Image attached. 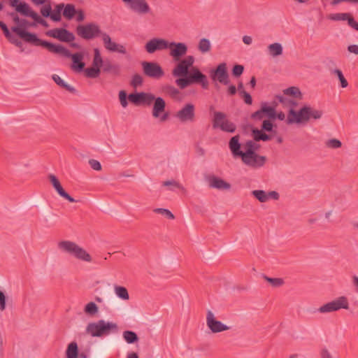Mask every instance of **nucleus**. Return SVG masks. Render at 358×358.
I'll return each mask as SVG.
<instances>
[{
	"label": "nucleus",
	"instance_id": "f257e3e1",
	"mask_svg": "<svg viewBox=\"0 0 358 358\" xmlns=\"http://www.w3.org/2000/svg\"><path fill=\"white\" fill-rule=\"evenodd\" d=\"M240 136L236 135L229 141V148L234 157H241L243 163L252 169H259L265 164L266 157L259 155L257 151L260 145L252 140L246 141L243 145L245 151L241 150V144L239 142Z\"/></svg>",
	"mask_w": 358,
	"mask_h": 358
},
{
	"label": "nucleus",
	"instance_id": "f03ea898",
	"mask_svg": "<svg viewBox=\"0 0 358 358\" xmlns=\"http://www.w3.org/2000/svg\"><path fill=\"white\" fill-rule=\"evenodd\" d=\"M10 16L12 17L13 22L17 24V26L13 27L11 30L19 36L20 38L23 39L25 42L34 45L42 46L43 48L46 47V43H48V41H43L38 38L36 34L26 31L27 28L34 26V23H29L25 19H20L15 13H10Z\"/></svg>",
	"mask_w": 358,
	"mask_h": 358
},
{
	"label": "nucleus",
	"instance_id": "7ed1b4c3",
	"mask_svg": "<svg viewBox=\"0 0 358 358\" xmlns=\"http://www.w3.org/2000/svg\"><path fill=\"white\" fill-rule=\"evenodd\" d=\"M323 115L322 110H317L309 105H304L299 111L293 108L289 110L287 115V123H306L310 119L319 120Z\"/></svg>",
	"mask_w": 358,
	"mask_h": 358
},
{
	"label": "nucleus",
	"instance_id": "20e7f679",
	"mask_svg": "<svg viewBox=\"0 0 358 358\" xmlns=\"http://www.w3.org/2000/svg\"><path fill=\"white\" fill-rule=\"evenodd\" d=\"M46 49L52 53L59 54L67 58H71V69L76 72H81L84 70L85 63L83 62L84 55L82 52L71 54L70 51L59 44H54L50 42L46 43Z\"/></svg>",
	"mask_w": 358,
	"mask_h": 358
},
{
	"label": "nucleus",
	"instance_id": "39448f33",
	"mask_svg": "<svg viewBox=\"0 0 358 358\" xmlns=\"http://www.w3.org/2000/svg\"><path fill=\"white\" fill-rule=\"evenodd\" d=\"M119 327L116 323L112 322H106L100 320L96 322L90 323L86 332L91 336H106L110 334H118Z\"/></svg>",
	"mask_w": 358,
	"mask_h": 358
},
{
	"label": "nucleus",
	"instance_id": "423d86ee",
	"mask_svg": "<svg viewBox=\"0 0 358 358\" xmlns=\"http://www.w3.org/2000/svg\"><path fill=\"white\" fill-rule=\"evenodd\" d=\"M58 248L60 250L68 253L78 260L86 262H91L92 261L91 255L75 242L62 241L59 242Z\"/></svg>",
	"mask_w": 358,
	"mask_h": 358
},
{
	"label": "nucleus",
	"instance_id": "0eeeda50",
	"mask_svg": "<svg viewBox=\"0 0 358 358\" xmlns=\"http://www.w3.org/2000/svg\"><path fill=\"white\" fill-rule=\"evenodd\" d=\"M76 34L85 40H92L99 36L101 37L102 32L99 26L94 22L79 24L76 27Z\"/></svg>",
	"mask_w": 358,
	"mask_h": 358
},
{
	"label": "nucleus",
	"instance_id": "6e6552de",
	"mask_svg": "<svg viewBox=\"0 0 358 358\" xmlns=\"http://www.w3.org/2000/svg\"><path fill=\"white\" fill-rule=\"evenodd\" d=\"M213 127L228 133H234L236 129V124L227 120L224 113L219 111L214 112Z\"/></svg>",
	"mask_w": 358,
	"mask_h": 358
},
{
	"label": "nucleus",
	"instance_id": "1a4fd4ad",
	"mask_svg": "<svg viewBox=\"0 0 358 358\" xmlns=\"http://www.w3.org/2000/svg\"><path fill=\"white\" fill-rule=\"evenodd\" d=\"M341 308L348 309L349 303L347 297L342 296L329 303L324 304L318 308L321 313H328L337 311Z\"/></svg>",
	"mask_w": 358,
	"mask_h": 358
},
{
	"label": "nucleus",
	"instance_id": "9d476101",
	"mask_svg": "<svg viewBox=\"0 0 358 358\" xmlns=\"http://www.w3.org/2000/svg\"><path fill=\"white\" fill-rule=\"evenodd\" d=\"M143 73L152 78L159 79L164 75L162 66L157 62H141Z\"/></svg>",
	"mask_w": 358,
	"mask_h": 358
},
{
	"label": "nucleus",
	"instance_id": "9b49d317",
	"mask_svg": "<svg viewBox=\"0 0 358 358\" xmlns=\"http://www.w3.org/2000/svg\"><path fill=\"white\" fill-rule=\"evenodd\" d=\"M264 117H268L270 120L276 119L275 107L268 106L266 102H262L260 109L251 115V119L255 120H261Z\"/></svg>",
	"mask_w": 358,
	"mask_h": 358
},
{
	"label": "nucleus",
	"instance_id": "f8f14e48",
	"mask_svg": "<svg viewBox=\"0 0 358 358\" xmlns=\"http://www.w3.org/2000/svg\"><path fill=\"white\" fill-rule=\"evenodd\" d=\"M179 62L172 71V74L175 77H184L189 74V69L194 62V58L192 55L186 57L185 59L178 61Z\"/></svg>",
	"mask_w": 358,
	"mask_h": 358
},
{
	"label": "nucleus",
	"instance_id": "ddd939ff",
	"mask_svg": "<svg viewBox=\"0 0 358 358\" xmlns=\"http://www.w3.org/2000/svg\"><path fill=\"white\" fill-rule=\"evenodd\" d=\"M175 117L181 122H192L195 120V106L191 103L184 105L175 114Z\"/></svg>",
	"mask_w": 358,
	"mask_h": 358
},
{
	"label": "nucleus",
	"instance_id": "4468645a",
	"mask_svg": "<svg viewBox=\"0 0 358 358\" xmlns=\"http://www.w3.org/2000/svg\"><path fill=\"white\" fill-rule=\"evenodd\" d=\"M127 6L138 15H145L150 12L151 9L145 0H122Z\"/></svg>",
	"mask_w": 358,
	"mask_h": 358
},
{
	"label": "nucleus",
	"instance_id": "2eb2a0df",
	"mask_svg": "<svg viewBox=\"0 0 358 358\" xmlns=\"http://www.w3.org/2000/svg\"><path fill=\"white\" fill-rule=\"evenodd\" d=\"M46 36L56 38L62 42L69 43L75 40L74 34L64 28H55L45 33Z\"/></svg>",
	"mask_w": 358,
	"mask_h": 358
},
{
	"label": "nucleus",
	"instance_id": "dca6fc26",
	"mask_svg": "<svg viewBox=\"0 0 358 358\" xmlns=\"http://www.w3.org/2000/svg\"><path fill=\"white\" fill-rule=\"evenodd\" d=\"M169 49V55L174 61H180L187 52V45L184 43L169 42L168 48Z\"/></svg>",
	"mask_w": 358,
	"mask_h": 358
},
{
	"label": "nucleus",
	"instance_id": "f3484780",
	"mask_svg": "<svg viewBox=\"0 0 358 358\" xmlns=\"http://www.w3.org/2000/svg\"><path fill=\"white\" fill-rule=\"evenodd\" d=\"M128 99L136 106H150L155 100V96L150 93L136 92L129 94Z\"/></svg>",
	"mask_w": 358,
	"mask_h": 358
},
{
	"label": "nucleus",
	"instance_id": "a211bd4d",
	"mask_svg": "<svg viewBox=\"0 0 358 358\" xmlns=\"http://www.w3.org/2000/svg\"><path fill=\"white\" fill-rule=\"evenodd\" d=\"M190 85L200 84L203 89H208V81L206 75L202 73L199 69L194 67L187 75Z\"/></svg>",
	"mask_w": 358,
	"mask_h": 358
},
{
	"label": "nucleus",
	"instance_id": "6ab92c4d",
	"mask_svg": "<svg viewBox=\"0 0 358 358\" xmlns=\"http://www.w3.org/2000/svg\"><path fill=\"white\" fill-rule=\"evenodd\" d=\"M167 48L168 41L160 38H153L148 41L145 45V49L149 54H152L156 51H160Z\"/></svg>",
	"mask_w": 358,
	"mask_h": 358
},
{
	"label": "nucleus",
	"instance_id": "aec40b11",
	"mask_svg": "<svg viewBox=\"0 0 358 358\" xmlns=\"http://www.w3.org/2000/svg\"><path fill=\"white\" fill-rule=\"evenodd\" d=\"M206 324L208 327L213 333H219L231 329L230 327H228L220 321L217 320L215 318L214 314L210 310H208L207 313Z\"/></svg>",
	"mask_w": 358,
	"mask_h": 358
},
{
	"label": "nucleus",
	"instance_id": "412c9836",
	"mask_svg": "<svg viewBox=\"0 0 358 358\" xmlns=\"http://www.w3.org/2000/svg\"><path fill=\"white\" fill-rule=\"evenodd\" d=\"M211 77L213 80H217L219 83L224 85H228L229 83V79L226 63L220 64L216 69L212 71Z\"/></svg>",
	"mask_w": 358,
	"mask_h": 358
},
{
	"label": "nucleus",
	"instance_id": "4be33fe9",
	"mask_svg": "<svg viewBox=\"0 0 358 358\" xmlns=\"http://www.w3.org/2000/svg\"><path fill=\"white\" fill-rule=\"evenodd\" d=\"M251 194L262 203L267 202L269 199L278 200L280 195L275 191L266 192L262 189H256L251 192Z\"/></svg>",
	"mask_w": 358,
	"mask_h": 358
},
{
	"label": "nucleus",
	"instance_id": "5701e85b",
	"mask_svg": "<svg viewBox=\"0 0 358 358\" xmlns=\"http://www.w3.org/2000/svg\"><path fill=\"white\" fill-rule=\"evenodd\" d=\"M48 178L52 183V186L58 193V194L63 197L64 199L68 200L71 203L77 202L76 200H75L71 196H70L62 187V186L60 184V182L57 179V178L53 175L50 174L48 176Z\"/></svg>",
	"mask_w": 358,
	"mask_h": 358
},
{
	"label": "nucleus",
	"instance_id": "b1692460",
	"mask_svg": "<svg viewBox=\"0 0 358 358\" xmlns=\"http://www.w3.org/2000/svg\"><path fill=\"white\" fill-rule=\"evenodd\" d=\"M209 186L220 190H228L231 188V185L223 179L215 176L208 178Z\"/></svg>",
	"mask_w": 358,
	"mask_h": 358
},
{
	"label": "nucleus",
	"instance_id": "393cba45",
	"mask_svg": "<svg viewBox=\"0 0 358 358\" xmlns=\"http://www.w3.org/2000/svg\"><path fill=\"white\" fill-rule=\"evenodd\" d=\"M155 103L152 108V115L159 117L160 114L165 110L166 103L162 97H155Z\"/></svg>",
	"mask_w": 358,
	"mask_h": 358
},
{
	"label": "nucleus",
	"instance_id": "a878e982",
	"mask_svg": "<svg viewBox=\"0 0 358 358\" xmlns=\"http://www.w3.org/2000/svg\"><path fill=\"white\" fill-rule=\"evenodd\" d=\"M14 8L17 12L27 17H32L33 13H36L31 10L29 6L24 1L17 3V6H15Z\"/></svg>",
	"mask_w": 358,
	"mask_h": 358
},
{
	"label": "nucleus",
	"instance_id": "bb28decb",
	"mask_svg": "<svg viewBox=\"0 0 358 358\" xmlns=\"http://www.w3.org/2000/svg\"><path fill=\"white\" fill-rule=\"evenodd\" d=\"M102 70L104 73H111L115 76H120L121 71L118 64H113L109 60L104 62Z\"/></svg>",
	"mask_w": 358,
	"mask_h": 358
},
{
	"label": "nucleus",
	"instance_id": "cd10ccee",
	"mask_svg": "<svg viewBox=\"0 0 358 358\" xmlns=\"http://www.w3.org/2000/svg\"><path fill=\"white\" fill-rule=\"evenodd\" d=\"M101 38L104 45V47L106 50L110 52H113L114 50H115V47H117V44L115 42H113L111 41V38L110 36L104 32L103 34H101Z\"/></svg>",
	"mask_w": 358,
	"mask_h": 358
},
{
	"label": "nucleus",
	"instance_id": "c85d7f7f",
	"mask_svg": "<svg viewBox=\"0 0 358 358\" xmlns=\"http://www.w3.org/2000/svg\"><path fill=\"white\" fill-rule=\"evenodd\" d=\"M162 92L164 94L170 96L173 99H178L180 95V91L175 87L169 85L163 86Z\"/></svg>",
	"mask_w": 358,
	"mask_h": 358
},
{
	"label": "nucleus",
	"instance_id": "c756f323",
	"mask_svg": "<svg viewBox=\"0 0 358 358\" xmlns=\"http://www.w3.org/2000/svg\"><path fill=\"white\" fill-rule=\"evenodd\" d=\"M114 292L117 296L120 299L124 301H127L129 299V294L126 287L120 285H115Z\"/></svg>",
	"mask_w": 358,
	"mask_h": 358
},
{
	"label": "nucleus",
	"instance_id": "7c9ffc66",
	"mask_svg": "<svg viewBox=\"0 0 358 358\" xmlns=\"http://www.w3.org/2000/svg\"><path fill=\"white\" fill-rule=\"evenodd\" d=\"M269 55L273 57L282 54V46L279 43H274L268 46Z\"/></svg>",
	"mask_w": 358,
	"mask_h": 358
},
{
	"label": "nucleus",
	"instance_id": "2f4dec72",
	"mask_svg": "<svg viewBox=\"0 0 358 358\" xmlns=\"http://www.w3.org/2000/svg\"><path fill=\"white\" fill-rule=\"evenodd\" d=\"M62 10L63 16L68 20H71L77 13L75 6L70 3L64 5Z\"/></svg>",
	"mask_w": 358,
	"mask_h": 358
},
{
	"label": "nucleus",
	"instance_id": "473e14b6",
	"mask_svg": "<svg viewBox=\"0 0 358 358\" xmlns=\"http://www.w3.org/2000/svg\"><path fill=\"white\" fill-rule=\"evenodd\" d=\"M67 358H78V348L76 342H71L66 349Z\"/></svg>",
	"mask_w": 358,
	"mask_h": 358
},
{
	"label": "nucleus",
	"instance_id": "72a5a7b5",
	"mask_svg": "<svg viewBox=\"0 0 358 358\" xmlns=\"http://www.w3.org/2000/svg\"><path fill=\"white\" fill-rule=\"evenodd\" d=\"M52 78L55 83L60 87L64 88L70 92H75L76 90L71 85L66 84L58 75L54 74L52 75Z\"/></svg>",
	"mask_w": 358,
	"mask_h": 358
},
{
	"label": "nucleus",
	"instance_id": "f704fd0d",
	"mask_svg": "<svg viewBox=\"0 0 358 358\" xmlns=\"http://www.w3.org/2000/svg\"><path fill=\"white\" fill-rule=\"evenodd\" d=\"M64 8V3H59L56 5L55 9L51 10V20L54 22H59L62 19L61 13Z\"/></svg>",
	"mask_w": 358,
	"mask_h": 358
},
{
	"label": "nucleus",
	"instance_id": "c9c22d12",
	"mask_svg": "<svg viewBox=\"0 0 358 358\" xmlns=\"http://www.w3.org/2000/svg\"><path fill=\"white\" fill-rule=\"evenodd\" d=\"M104 62L101 57L99 48L94 49V58L92 61V65L95 67L101 69L103 66Z\"/></svg>",
	"mask_w": 358,
	"mask_h": 358
},
{
	"label": "nucleus",
	"instance_id": "e433bc0d",
	"mask_svg": "<svg viewBox=\"0 0 358 358\" xmlns=\"http://www.w3.org/2000/svg\"><path fill=\"white\" fill-rule=\"evenodd\" d=\"M283 93L285 95H289L295 98L301 99L302 98V94L297 87H289L283 90Z\"/></svg>",
	"mask_w": 358,
	"mask_h": 358
},
{
	"label": "nucleus",
	"instance_id": "4c0bfd02",
	"mask_svg": "<svg viewBox=\"0 0 358 358\" xmlns=\"http://www.w3.org/2000/svg\"><path fill=\"white\" fill-rule=\"evenodd\" d=\"M101 73V69L95 67L92 65V67H89L85 69V74L86 77L90 78H96L99 76Z\"/></svg>",
	"mask_w": 358,
	"mask_h": 358
},
{
	"label": "nucleus",
	"instance_id": "58836bf2",
	"mask_svg": "<svg viewBox=\"0 0 358 358\" xmlns=\"http://www.w3.org/2000/svg\"><path fill=\"white\" fill-rule=\"evenodd\" d=\"M263 278L273 287H279L284 285V280L280 278H270L266 275H263Z\"/></svg>",
	"mask_w": 358,
	"mask_h": 358
},
{
	"label": "nucleus",
	"instance_id": "ea45409f",
	"mask_svg": "<svg viewBox=\"0 0 358 358\" xmlns=\"http://www.w3.org/2000/svg\"><path fill=\"white\" fill-rule=\"evenodd\" d=\"M211 45L210 41L207 38H201L198 45L199 50L202 53H206L210 50Z\"/></svg>",
	"mask_w": 358,
	"mask_h": 358
},
{
	"label": "nucleus",
	"instance_id": "a19ab883",
	"mask_svg": "<svg viewBox=\"0 0 358 358\" xmlns=\"http://www.w3.org/2000/svg\"><path fill=\"white\" fill-rule=\"evenodd\" d=\"M331 73L332 74L337 76L338 79L340 81L341 87L342 88H345L348 86V82L347 81V80L345 79L343 74V72L340 69H336L333 70Z\"/></svg>",
	"mask_w": 358,
	"mask_h": 358
},
{
	"label": "nucleus",
	"instance_id": "79ce46f5",
	"mask_svg": "<svg viewBox=\"0 0 358 358\" xmlns=\"http://www.w3.org/2000/svg\"><path fill=\"white\" fill-rule=\"evenodd\" d=\"M351 14L348 13H334L329 15L328 18L331 20L334 21H340V20H348Z\"/></svg>",
	"mask_w": 358,
	"mask_h": 358
},
{
	"label": "nucleus",
	"instance_id": "37998d69",
	"mask_svg": "<svg viewBox=\"0 0 358 358\" xmlns=\"http://www.w3.org/2000/svg\"><path fill=\"white\" fill-rule=\"evenodd\" d=\"M86 314L94 315L98 312V306L94 302L88 303L84 309Z\"/></svg>",
	"mask_w": 358,
	"mask_h": 358
},
{
	"label": "nucleus",
	"instance_id": "c03bdc74",
	"mask_svg": "<svg viewBox=\"0 0 358 358\" xmlns=\"http://www.w3.org/2000/svg\"><path fill=\"white\" fill-rule=\"evenodd\" d=\"M153 212H155V213L164 215L170 220H173L175 218L174 215L169 210L166 209V208H155L153 210Z\"/></svg>",
	"mask_w": 358,
	"mask_h": 358
},
{
	"label": "nucleus",
	"instance_id": "a18cd8bd",
	"mask_svg": "<svg viewBox=\"0 0 358 358\" xmlns=\"http://www.w3.org/2000/svg\"><path fill=\"white\" fill-rule=\"evenodd\" d=\"M163 186L170 187V190H173V188H178L185 191L184 187L176 180H166L163 182Z\"/></svg>",
	"mask_w": 358,
	"mask_h": 358
},
{
	"label": "nucleus",
	"instance_id": "49530a36",
	"mask_svg": "<svg viewBox=\"0 0 358 358\" xmlns=\"http://www.w3.org/2000/svg\"><path fill=\"white\" fill-rule=\"evenodd\" d=\"M271 120L270 119L264 120L262 124V131L272 132L275 135L277 131L273 129V124Z\"/></svg>",
	"mask_w": 358,
	"mask_h": 358
},
{
	"label": "nucleus",
	"instance_id": "de8ad7c7",
	"mask_svg": "<svg viewBox=\"0 0 358 358\" xmlns=\"http://www.w3.org/2000/svg\"><path fill=\"white\" fill-rule=\"evenodd\" d=\"M176 85L181 89H185L187 86L190 85L188 76H186L185 78L180 77L176 80Z\"/></svg>",
	"mask_w": 358,
	"mask_h": 358
},
{
	"label": "nucleus",
	"instance_id": "09e8293b",
	"mask_svg": "<svg viewBox=\"0 0 358 358\" xmlns=\"http://www.w3.org/2000/svg\"><path fill=\"white\" fill-rule=\"evenodd\" d=\"M143 84V78L139 74H134L131 80V85L133 87H137Z\"/></svg>",
	"mask_w": 358,
	"mask_h": 358
},
{
	"label": "nucleus",
	"instance_id": "8fccbe9b",
	"mask_svg": "<svg viewBox=\"0 0 358 358\" xmlns=\"http://www.w3.org/2000/svg\"><path fill=\"white\" fill-rule=\"evenodd\" d=\"M326 145L328 148L336 149V148H341L342 145V143L339 140L336 139V138H332L326 142Z\"/></svg>",
	"mask_w": 358,
	"mask_h": 358
},
{
	"label": "nucleus",
	"instance_id": "3c124183",
	"mask_svg": "<svg viewBox=\"0 0 358 358\" xmlns=\"http://www.w3.org/2000/svg\"><path fill=\"white\" fill-rule=\"evenodd\" d=\"M244 71V66L240 64H236L232 69V74L234 77H239L242 75Z\"/></svg>",
	"mask_w": 358,
	"mask_h": 358
},
{
	"label": "nucleus",
	"instance_id": "603ef678",
	"mask_svg": "<svg viewBox=\"0 0 358 358\" xmlns=\"http://www.w3.org/2000/svg\"><path fill=\"white\" fill-rule=\"evenodd\" d=\"M263 133H264V131H262V129L259 130L258 129H253L252 130V134L253 139H254L253 141L255 143L260 141L262 140Z\"/></svg>",
	"mask_w": 358,
	"mask_h": 358
},
{
	"label": "nucleus",
	"instance_id": "864d4df0",
	"mask_svg": "<svg viewBox=\"0 0 358 358\" xmlns=\"http://www.w3.org/2000/svg\"><path fill=\"white\" fill-rule=\"evenodd\" d=\"M119 99H120V103L122 105V106L123 108H126L128 105V102H127V93L124 90H121L120 92H119Z\"/></svg>",
	"mask_w": 358,
	"mask_h": 358
},
{
	"label": "nucleus",
	"instance_id": "5fc2aeb1",
	"mask_svg": "<svg viewBox=\"0 0 358 358\" xmlns=\"http://www.w3.org/2000/svg\"><path fill=\"white\" fill-rule=\"evenodd\" d=\"M51 10L52 8L50 4L45 5L43 6L41 9V13L45 17H50L51 18Z\"/></svg>",
	"mask_w": 358,
	"mask_h": 358
},
{
	"label": "nucleus",
	"instance_id": "6e6d98bb",
	"mask_svg": "<svg viewBox=\"0 0 358 358\" xmlns=\"http://www.w3.org/2000/svg\"><path fill=\"white\" fill-rule=\"evenodd\" d=\"M32 19L37 23L41 24L42 26L45 27H48L49 26L48 23L43 19L41 17H40L36 13H33L32 15Z\"/></svg>",
	"mask_w": 358,
	"mask_h": 358
},
{
	"label": "nucleus",
	"instance_id": "4d7b16f0",
	"mask_svg": "<svg viewBox=\"0 0 358 358\" xmlns=\"http://www.w3.org/2000/svg\"><path fill=\"white\" fill-rule=\"evenodd\" d=\"M240 96L243 99L245 103L248 105H251L252 103V99L251 95L246 91H242Z\"/></svg>",
	"mask_w": 358,
	"mask_h": 358
},
{
	"label": "nucleus",
	"instance_id": "13d9d810",
	"mask_svg": "<svg viewBox=\"0 0 358 358\" xmlns=\"http://www.w3.org/2000/svg\"><path fill=\"white\" fill-rule=\"evenodd\" d=\"M89 164L90 165L91 168L95 171H101V163L94 159L89 160Z\"/></svg>",
	"mask_w": 358,
	"mask_h": 358
},
{
	"label": "nucleus",
	"instance_id": "bf43d9fd",
	"mask_svg": "<svg viewBox=\"0 0 358 358\" xmlns=\"http://www.w3.org/2000/svg\"><path fill=\"white\" fill-rule=\"evenodd\" d=\"M0 27H1V30L3 31L4 36L6 37V38L8 40L10 38H11V36L13 35L10 34L8 27L6 26V24L4 22H2V23L0 25Z\"/></svg>",
	"mask_w": 358,
	"mask_h": 358
},
{
	"label": "nucleus",
	"instance_id": "052dcab7",
	"mask_svg": "<svg viewBox=\"0 0 358 358\" xmlns=\"http://www.w3.org/2000/svg\"><path fill=\"white\" fill-rule=\"evenodd\" d=\"M348 24L350 27L355 29L356 31H358V22H357L355 20V19L352 16V15H350V17H349V19L348 20Z\"/></svg>",
	"mask_w": 358,
	"mask_h": 358
},
{
	"label": "nucleus",
	"instance_id": "680f3d73",
	"mask_svg": "<svg viewBox=\"0 0 358 358\" xmlns=\"http://www.w3.org/2000/svg\"><path fill=\"white\" fill-rule=\"evenodd\" d=\"M6 308V296L3 292L0 290V310H3Z\"/></svg>",
	"mask_w": 358,
	"mask_h": 358
},
{
	"label": "nucleus",
	"instance_id": "e2e57ef3",
	"mask_svg": "<svg viewBox=\"0 0 358 358\" xmlns=\"http://www.w3.org/2000/svg\"><path fill=\"white\" fill-rule=\"evenodd\" d=\"M320 355V358H333L331 354L326 348L321 350Z\"/></svg>",
	"mask_w": 358,
	"mask_h": 358
},
{
	"label": "nucleus",
	"instance_id": "0e129e2a",
	"mask_svg": "<svg viewBox=\"0 0 358 358\" xmlns=\"http://www.w3.org/2000/svg\"><path fill=\"white\" fill-rule=\"evenodd\" d=\"M342 2H348L352 3H358V0H332L331 4L332 6L338 5Z\"/></svg>",
	"mask_w": 358,
	"mask_h": 358
},
{
	"label": "nucleus",
	"instance_id": "69168bd1",
	"mask_svg": "<svg viewBox=\"0 0 358 358\" xmlns=\"http://www.w3.org/2000/svg\"><path fill=\"white\" fill-rule=\"evenodd\" d=\"M8 41L11 43L15 45L17 47L21 48L22 46V42L17 38H16L14 36H12L11 38L8 39Z\"/></svg>",
	"mask_w": 358,
	"mask_h": 358
},
{
	"label": "nucleus",
	"instance_id": "338daca9",
	"mask_svg": "<svg viewBox=\"0 0 358 358\" xmlns=\"http://www.w3.org/2000/svg\"><path fill=\"white\" fill-rule=\"evenodd\" d=\"M113 52H119L121 54H126L127 50L125 47L121 44H117V47H115V50Z\"/></svg>",
	"mask_w": 358,
	"mask_h": 358
},
{
	"label": "nucleus",
	"instance_id": "774afa93",
	"mask_svg": "<svg viewBox=\"0 0 358 358\" xmlns=\"http://www.w3.org/2000/svg\"><path fill=\"white\" fill-rule=\"evenodd\" d=\"M348 50L350 53L358 55V45H350L348 47Z\"/></svg>",
	"mask_w": 358,
	"mask_h": 358
}]
</instances>
